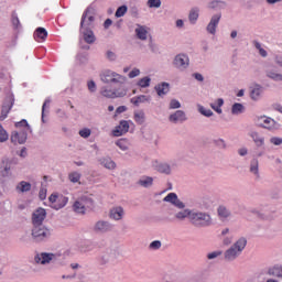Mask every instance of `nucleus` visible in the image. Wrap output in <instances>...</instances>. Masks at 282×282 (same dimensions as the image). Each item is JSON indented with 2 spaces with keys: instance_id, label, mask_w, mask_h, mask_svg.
Listing matches in <instances>:
<instances>
[{
  "instance_id": "nucleus-48",
  "label": "nucleus",
  "mask_w": 282,
  "mask_h": 282,
  "mask_svg": "<svg viewBox=\"0 0 282 282\" xmlns=\"http://www.w3.org/2000/svg\"><path fill=\"white\" fill-rule=\"evenodd\" d=\"M175 199H177V194L170 193L166 197L163 198V202H167L169 204H175Z\"/></svg>"
},
{
  "instance_id": "nucleus-20",
  "label": "nucleus",
  "mask_w": 282,
  "mask_h": 282,
  "mask_svg": "<svg viewBox=\"0 0 282 282\" xmlns=\"http://www.w3.org/2000/svg\"><path fill=\"white\" fill-rule=\"evenodd\" d=\"M109 217L110 219H115V221H120L124 217V208L118 206L110 209Z\"/></svg>"
},
{
  "instance_id": "nucleus-30",
  "label": "nucleus",
  "mask_w": 282,
  "mask_h": 282,
  "mask_svg": "<svg viewBox=\"0 0 282 282\" xmlns=\"http://www.w3.org/2000/svg\"><path fill=\"white\" fill-rule=\"evenodd\" d=\"M267 78H270L271 80L281 82L282 83V74L276 73L272 69L265 70Z\"/></svg>"
},
{
  "instance_id": "nucleus-29",
  "label": "nucleus",
  "mask_w": 282,
  "mask_h": 282,
  "mask_svg": "<svg viewBox=\"0 0 282 282\" xmlns=\"http://www.w3.org/2000/svg\"><path fill=\"white\" fill-rule=\"evenodd\" d=\"M191 215H193V210L191 209H184L182 212H178L175 214V219H178V221H184L186 217L191 220Z\"/></svg>"
},
{
  "instance_id": "nucleus-47",
  "label": "nucleus",
  "mask_w": 282,
  "mask_h": 282,
  "mask_svg": "<svg viewBox=\"0 0 282 282\" xmlns=\"http://www.w3.org/2000/svg\"><path fill=\"white\" fill-rule=\"evenodd\" d=\"M198 111L202 113V116H205L206 118H210L214 116L213 110L204 108V106H198Z\"/></svg>"
},
{
  "instance_id": "nucleus-36",
  "label": "nucleus",
  "mask_w": 282,
  "mask_h": 282,
  "mask_svg": "<svg viewBox=\"0 0 282 282\" xmlns=\"http://www.w3.org/2000/svg\"><path fill=\"white\" fill-rule=\"evenodd\" d=\"M243 111H246V107H243L242 104L236 102L231 107L232 116H239V113H243Z\"/></svg>"
},
{
  "instance_id": "nucleus-9",
  "label": "nucleus",
  "mask_w": 282,
  "mask_h": 282,
  "mask_svg": "<svg viewBox=\"0 0 282 282\" xmlns=\"http://www.w3.org/2000/svg\"><path fill=\"white\" fill-rule=\"evenodd\" d=\"M47 217V212L44 208H37L32 215L33 226H43V221Z\"/></svg>"
},
{
  "instance_id": "nucleus-12",
  "label": "nucleus",
  "mask_w": 282,
  "mask_h": 282,
  "mask_svg": "<svg viewBox=\"0 0 282 282\" xmlns=\"http://www.w3.org/2000/svg\"><path fill=\"white\" fill-rule=\"evenodd\" d=\"M219 21H221V13L214 14L206 28L208 34L215 35L217 33V25H219Z\"/></svg>"
},
{
  "instance_id": "nucleus-40",
  "label": "nucleus",
  "mask_w": 282,
  "mask_h": 282,
  "mask_svg": "<svg viewBox=\"0 0 282 282\" xmlns=\"http://www.w3.org/2000/svg\"><path fill=\"white\" fill-rule=\"evenodd\" d=\"M79 199L84 204V208H94V199L91 197L83 196Z\"/></svg>"
},
{
  "instance_id": "nucleus-45",
  "label": "nucleus",
  "mask_w": 282,
  "mask_h": 282,
  "mask_svg": "<svg viewBox=\"0 0 282 282\" xmlns=\"http://www.w3.org/2000/svg\"><path fill=\"white\" fill-rule=\"evenodd\" d=\"M128 10L129 8L126 4H123L117 9L115 17H117V19H120V17H124V14H127Z\"/></svg>"
},
{
  "instance_id": "nucleus-55",
  "label": "nucleus",
  "mask_w": 282,
  "mask_h": 282,
  "mask_svg": "<svg viewBox=\"0 0 282 282\" xmlns=\"http://www.w3.org/2000/svg\"><path fill=\"white\" fill-rule=\"evenodd\" d=\"M182 107V104L177 101V99H172L170 101V109H180Z\"/></svg>"
},
{
  "instance_id": "nucleus-34",
  "label": "nucleus",
  "mask_w": 282,
  "mask_h": 282,
  "mask_svg": "<svg viewBox=\"0 0 282 282\" xmlns=\"http://www.w3.org/2000/svg\"><path fill=\"white\" fill-rule=\"evenodd\" d=\"M34 39H41V41H45V39H47V30L44 28H37L34 32Z\"/></svg>"
},
{
  "instance_id": "nucleus-33",
  "label": "nucleus",
  "mask_w": 282,
  "mask_h": 282,
  "mask_svg": "<svg viewBox=\"0 0 282 282\" xmlns=\"http://www.w3.org/2000/svg\"><path fill=\"white\" fill-rule=\"evenodd\" d=\"M73 208L75 213H79V215H85V203H83L80 198L74 203Z\"/></svg>"
},
{
  "instance_id": "nucleus-56",
  "label": "nucleus",
  "mask_w": 282,
  "mask_h": 282,
  "mask_svg": "<svg viewBox=\"0 0 282 282\" xmlns=\"http://www.w3.org/2000/svg\"><path fill=\"white\" fill-rule=\"evenodd\" d=\"M12 25L15 30H19L21 28V22L19 21V17L12 15Z\"/></svg>"
},
{
  "instance_id": "nucleus-19",
  "label": "nucleus",
  "mask_w": 282,
  "mask_h": 282,
  "mask_svg": "<svg viewBox=\"0 0 282 282\" xmlns=\"http://www.w3.org/2000/svg\"><path fill=\"white\" fill-rule=\"evenodd\" d=\"M154 169L158 173H161L162 175H171L172 173L171 164L166 162L156 163Z\"/></svg>"
},
{
  "instance_id": "nucleus-60",
  "label": "nucleus",
  "mask_w": 282,
  "mask_h": 282,
  "mask_svg": "<svg viewBox=\"0 0 282 282\" xmlns=\"http://www.w3.org/2000/svg\"><path fill=\"white\" fill-rule=\"evenodd\" d=\"M40 199L43 202L47 197V189L46 188H41L40 194H39Z\"/></svg>"
},
{
  "instance_id": "nucleus-53",
  "label": "nucleus",
  "mask_w": 282,
  "mask_h": 282,
  "mask_svg": "<svg viewBox=\"0 0 282 282\" xmlns=\"http://www.w3.org/2000/svg\"><path fill=\"white\" fill-rule=\"evenodd\" d=\"M270 144H273L274 147H281L282 138H280V137H272L270 139Z\"/></svg>"
},
{
  "instance_id": "nucleus-16",
  "label": "nucleus",
  "mask_w": 282,
  "mask_h": 282,
  "mask_svg": "<svg viewBox=\"0 0 282 282\" xmlns=\"http://www.w3.org/2000/svg\"><path fill=\"white\" fill-rule=\"evenodd\" d=\"M169 120L170 122H173V124H177V122H185L186 112H184V110H176L174 113L170 115Z\"/></svg>"
},
{
  "instance_id": "nucleus-32",
  "label": "nucleus",
  "mask_w": 282,
  "mask_h": 282,
  "mask_svg": "<svg viewBox=\"0 0 282 282\" xmlns=\"http://www.w3.org/2000/svg\"><path fill=\"white\" fill-rule=\"evenodd\" d=\"M147 120V116L144 115V110L134 111V121L137 124H144Z\"/></svg>"
},
{
  "instance_id": "nucleus-5",
  "label": "nucleus",
  "mask_w": 282,
  "mask_h": 282,
  "mask_svg": "<svg viewBox=\"0 0 282 282\" xmlns=\"http://www.w3.org/2000/svg\"><path fill=\"white\" fill-rule=\"evenodd\" d=\"M100 80L101 83H106L107 85H109V83H112L115 85H122V83H127V77L113 70H106L100 74Z\"/></svg>"
},
{
  "instance_id": "nucleus-43",
  "label": "nucleus",
  "mask_w": 282,
  "mask_h": 282,
  "mask_svg": "<svg viewBox=\"0 0 282 282\" xmlns=\"http://www.w3.org/2000/svg\"><path fill=\"white\" fill-rule=\"evenodd\" d=\"M213 144H215V147H217L218 149H228V143H226V140L224 139H214Z\"/></svg>"
},
{
  "instance_id": "nucleus-17",
  "label": "nucleus",
  "mask_w": 282,
  "mask_h": 282,
  "mask_svg": "<svg viewBox=\"0 0 282 282\" xmlns=\"http://www.w3.org/2000/svg\"><path fill=\"white\" fill-rule=\"evenodd\" d=\"M79 32L85 43H87L88 45H93V43H96V35L94 34V29L79 31Z\"/></svg>"
},
{
  "instance_id": "nucleus-52",
  "label": "nucleus",
  "mask_w": 282,
  "mask_h": 282,
  "mask_svg": "<svg viewBox=\"0 0 282 282\" xmlns=\"http://www.w3.org/2000/svg\"><path fill=\"white\" fill-rule=\"evenodd\" d=\"M221 254H224V252L223 251H214V252H210V253H208L207 254V259L209 260V261H213V259H217V257H221Z\"/></svg>"
},
{
  "instance_id": "nucleus-54",
  "label": "nucleus",
  "mask_w": 282,
  "mask_h": 282,
  "mask_svg": "<svg viewBox=\"0 0 282 282\" xmlns=\"http://www.w3.org/2000/svg\"><path fill=\"white\" fill-rule=\"evenodd\" d=\"M149 8H160L162 6L161 0H148Z\"/></svg>"
},
{
  "instance_id": "nucleus-2",
  "label": "nucleus",
  "mask_w": 282,
  "mask_h": 282,
  "mask_svg": "<svg viewBox=\"0 0 282 282\" xmlns=\"http://www.w3.org/2000/svg\"><path fill=\"white\" fill-rule=\"evenodd\" d=\"M189 223L195 228H208L213 226V217L206 212L192 210Z\"/></svg>"
},
{
  "instance_id": "nucleus-37",
  "label": "nucleus",
  "mask_w": 282,
  "mask_h": 282,
  "mask_svg": "<svg viewBox=\"0 0 282 282\" xmlns=\"http://www.w3.org/2000/svg\"><path fill=\"white\" fill-rule=\"evenodd\" d=\"M267 274H269V276H276L278 279H281L282 274H281V268L280 267H271L268 269Z\"/></svg>"
},
{
  "instance_id": "nucleus-6",
  "label": "nucleus",
  "mask_w": 282,
  "mask_h": 282,
  "mask_svg": "<svg viewBox=\"0 0 282 282\" xmlns=\"http://www.w3.org/2000/svg\"><path fill=\"white\" fill-rule=\"evenodd\" d=\"M91 230L95 235H107V232H111V230H113V225L109 223V220L100 219L94 224Z\"/></svg>"
},
{
  "instance_id": "nucleus-10",
  "label": "nucleus",
  "mask_w": 282,
  "mask_h": 282,
  "mask_svg": "<svg viewBox=\"0 0 282 282\" xmlns=\"http://www.w3.org/2000/svg\"><path fill=\"white\" fill-rule=\"evenodd\" d=\"M11 142L13 144H25L28 142V130H22L20 132L13 131L11 133Z\"/></svg>"
},
{
  "instance_id": "nucleus-49",
  "label": "nucleus",
  "mask_w": 282,
  "mask_h": 282,
  "mask_svg": "<svg viewBox=\"0 0 282 282\" xmlns=\"http://www.w3.org/2000/svg\"><path fill=\"white\" fill-rule=\"evenodd\" d=\"M161 248H162V241L160 240H154L149 246L150 250H160Z\"/></svg>"
},
{
  "instance_id": "nucleus-39",
  "label": "nucleus",
  "mask_w": 282,
  "mask_h": 282,
  "mask_svg": "<svg viewBox=\"0 0 282 282\" xmlns=\"http://www.w3.org/2000/svg\"><path fill=\"white\" fill-rule=\"evenodd\" d=\"M57 202H58V204L53 205L52 208H54L55 210H61V208H65V206L67 205V197L59 196Z\"/></svg>"
},
{
  "instance_id": "nucleus-24",
  "label": "nucleus",
  "mask_w": 282,
  "mask_h": 282,
  "mask_svg": "<svg viewBox=\"0 0 282 282\" xmlns=\"http://www.w3.org/2000/svg\"><path fill=\"white\" fill-rule=\"evenodd\" d=\"M249 135L253 140L256 147H263V144H265V139L263 137L259 135V132L251 131L249 133Z\"/></svg>"
},
{
  "instance_id": "nucleus-25",
  "label": "nucleus",
  "mask_w": 282,
  "mask_h": 282,
  "mask_svg": "<svg viewBox=\"0 0 282 282\" xmlns=\"http://www.w3.org/2000/svg\"><path fill=\"white\" fill-rule=\"evenodd\" d=\"M130 102L132 105H134L135 107H140V105L143 104V102H151V97L145 96V95H141V96L133 97L132 99H130Z\"/></svg>"
},
{
  "instance_id": "nucleus-23",
  "label": "nucleus",
  "mask_w": 282,
  "mask_h": 282,
  "mask_svg": "<svg viewBox=\"0 0 282 282\" xmlns=\"http://www.w3.org/2000/svg\"><path fill=\"white\" fill-rule=\"evenodd\" d=\"M99 164L104 166V169H107L108 171H116V162L111 160V158H101L98 160Z\"/></svg>"
},
{
  "instance_id": "nucleus-51",
  "label": "nucleus",
  "mask_w": 282,
  "mask_h": 282,
  "mask_svg": "<svg viewBox=\"0 0 282 282\" xmlns=\"http://www.w3.org/2000/svg\"><path fill=\"white\" fill-rule=\"evenodd\" d=\"M79 135H80V138H85V139L89 138V135H91V129L84 128V129L79 130Z\"/></svg>"
},
{
  "instance_id": "nucleus-31",
  "label": "nucleus",
  "mask_w": 282,
  "mask_h": 282,
  "mask_svg": "<svg viewBox=\"0 0 282 282\" xmlns=\"http://www.w3.org/2000/svg\"><path fill=\"white\" fill-rule=\"evenodd\" d=\"M218 213V217H220L221 219H228V217H230V209H228L226 206L220 205L217 209Z\"/></svg>"
},
{
  "instance_id": "nucleus-28",
  "label": "nucleus",
  "mask_w": 282,
  "mask_h": 282,
  "mask_svg": "<svg viewBox=\"0 0 282 282\" xmlns=\"http://www.w3.org/2000/svg\"><path fill=\"white\" fill-rule=\"evenodd\" d=\"M15 188L18 193H30V191H32V184L21 181Z\"/></svg>"
},
{
  "instance_id": "nucleus-15",
  "label": "nucleus",
  "mask_w": 282,
  "mask_h": 282,
  "mask_svg": "<svg viewBox=\"0 0 282 282\" xmlns=\"http://www.w3.org/2000/svg\"><path fill=\"white\" fill-rule=\"evenodd\" d=\"M53 259H54V253H47V252L37 253L34 257L35 263H41V265H47V263H50Z\"/></svg>"
},
{
  "instance_id": "nucleus-27",
  "label": "nucleus",
  "mask_w": 282,
  "mask_h": 282,
  "mask_svg": "<svg viewBox=\"0 0 282 282\" xmlns=\"http://www.w3.org/2000/svg\"><path fill=\"white\" fill-rule=\"evenodd\" d=\"M118 85V88H113L115 98H124V96H127V86L124 85V83Z\"/></svg>"
},
{
  "instance_id": "nucleus-63",
  "label": "nucleus",
  "mask_w": 282,
  "mask_h": 282,
  "mask_svg": "<svg viewBox=\"0 0 282 282\" xmlns=\"http://www.w3.org/2000/svg\"><path fill=\"white\" fill-rule=\"evenodd\" d=\"M140 74V70L138 68H133L130 73H129V78H135L138 75Z\"/></svg>"
},
{
  "instance_id": "nucleus-8",
  "label": "nucleus",
  "mask_w": 282,
  "mask_h": 282,
  "mask_svg": "<svg viewBox=\"0 0 282 282\" xmlns=\"http://www.w3.org/2000/svg\"><path fill=\"white\" fill-rule=\"evenodd\" d=\"M14 106V96H9L4 99V102L2 105L0 121H3L6 118H8V113H10V110Z\"/></svg>"
},
{
  "instance_id": "nucleus-21",
  "label": "nucleus",
  "mask_w": 282,
  "mask_h": 282,
  "mask_svg": "<svg viewBox=\"0 0 282 282\" xmlns=\"http://www.w3.org/2000/svg\"><path fill=\"white\" fill-rule=\"evenodd\" d=\"M158 96H166L169 91H171V84L163 82L154 87Z\"/></svg>"
},
{
  "instance_id": "nucleus-62",
  "label": "nucleus",
  "mask_w": 282,
  "mask_h": 282,
  "mask_svg": "<svg viewBox=\"0 0 282 282\" xmlns=\"http://www.w3.org/2000/svg\"><path fill=\"white\" fill-rule=\"evenodd\" d=\"M106 56H107L108 61H116V58H117L116 53H113L112 51H108L106 53Z\"/></svg>"
},
{
  "instance_id": "nucleus-64",
  "label": "nucleus",
  "mask_w": 282,
  "mask_h": 282,
  "mask_svg": "<svg viewBox=\"0 0 282 282\" xmlns=\"http://www.w3.org/2000/svg\"><path fill=\"white\" fill-rule=\"evenodd\" d=\"M274 63H275V65H278V67H281V69H282V56H275Z\"/></svg>"
},
{
  "instance_id": "nucleus-1",
  "label": "nucleus",
  "mask_w": 282,
  "mask_h": 282,
  "mask_svg": "<svg viewBox=\"0 0 282 282\" xmlns=\"http://www.w3.org/2000/svg\"><path fill=\"white\" fill-rule=\"evenodd\" d=\"M248 246V239L246 237H240L229 249L224 252V260L228 263L237 261L243 250Z\"/></svg>"
},
{
  "instance_id": "nucleus-14",
  "label": "nucleus",
  "mask_w": 282,
  "mask_h": 282,
  "mask_svg": "<svg viewBox=\"0 0 282 282\" xmlns=\"http://www.w3.org/2000/svg\"><path fill=\"white\" fill-rule=\"evenodd\" d=\"M124 133H129V121L121 120L119 126L112 131V135L120 138V135H124Z\"/></svg>"
},
{
  "instance_id": "nucleus-57",
  "label": "nucleus",
  "mask_w": 282,
  "mask_h": 282,
  "mask_svg": "<svg viewBox=\"0 0 282 282\" xmlns=\"http://www.w3.org/2000/svg\"><path fill=\"white\" fill-rule=\"evenodd\" d=\"M56 113L58 116V118H62L64 120H67L69 117L67 116V112H65V110L63 109H57Z\"/></svg>"
},
{
  "instance_id": "nucleus-11",
  "label": "nucleus",
  "mask_w": 282,
  "mask_h": 282,
  "mask_svg": "<svg viewBox=\"0 0 282 282\" xmlns=\"http://www.w3.org/2000/svg\"><path fill=\"white\" fill-rule=\"evenodd\" d=\"M260 127L262 129H267L268 131H279L281 129V124L270 117H267Z\"/></svg>"
},
{
  "instance_id": "nucleus-61",
  "label": "nucleus",
  "mask_w": 282,
  "mask_h": 282,
  "mask_svg": "<svg viewBox=\"0 0 282 282\" xmlns=\"http://www.w3.org/2000/svg\"><path fill=\"white\" fill-rule=\"evenodd\" d=\"M77 61H78L79 65H85L87 63V56L77 55Z\"/></svg>"
},
{
  "instance_id": "nucleus-35",
  "label": "nucleus",
  "mask_w": 282,
  "mask_h": 282,
  "mask_svg": "<svg viewBox=\"0 0 282 282\" xmlns=\"http://www.w3.org/2000/svg\"><path fill=\"white\" fill-rule=\"evenodd\" d=\"M100 94L105 98H116V93L113 91V89L107 86L101 87Z\"/></svg>"
},
{
  "instance_id": "nucleus-22",
  "label": "nucleus",
  "mask_w": 282,
  "mask_h": 282,
  "mask_svg": "<svg viewBox=\"0 0 282 282\" xmlns=\"http://www.w3.org/2000/svg\"><path fill=\"white\" fill-rule=\"evenodd\" d=\"M249 171L254 175L256 180H261V174L259 173V159L253 158L249 165Z\"/></svg>"
},
{
  "instance_id": "nucleus-50",
  "label": "nucleus",
  "mask_w": 282,
  "mask_h": 282,
  "mask_svg": "<svg viewBox=\"0 0 282 282\" xmlns=\"http://www.w3.org/2000/svg\"><path fill=\"white\" fill-rule=\"evenodd\" d=\"M8 132L6 131V129H3V126L0 124V142L8 141Z\"/></svg>"
},
{
  "instance_id": "nucleus-42",
  "label": "nucleus",
  "mask_w": 282,
  "mask_h": 282,
  "mask_svg": "<svg viewBox=\"0 0 282 282\" xmlns=\"http://www.w3.org/2000/svg\"><path fill=\"white\" fill-rule=\"evenodd\" d=\"M116 145L121 149V151H129V141L127 139H119Z\"/></svg>"
},
{
  "instance_id": "nucleus-58",
  "label": "nucleus",
  "mask_w": 282,
  "mask_h": 282,
  "mask_svg": "<svg viewBox=\"0 0 282 282\" xmlns=\"http://www.w3.org/2000/svg\"><path fill=\"white\" fill-rule=\"evenodd\" d=\"M88 90L94 94L96 91V82L95 80H89L87 84Z\"/></svg>"
},
{
  "instance_id": "nucleus-44",
  "label": "nucleus",
  "mask_w": 282,
  "mask_h": 282,
  "mask_svg": "<svg viewBox=\"0 0 282 282\" xmlns=\"http://www.w3.org/2000/svg\"><path fill=\"white\" fill-rule=\"evenodd\" d=\"M139 87H142L143 89L147 87H151V79L149 76H145L141 79H139L138 84Z\"/></svg>"
},
{
  "instance_id": "nucleus-18",
  "label": "nucleus",
  "mask_w": 282,
  "mask_h": 282,
  "mask_svg": "<svg viewBox=\"0 0 282 282\" xmlns=\"http://www.w3.org/2000/svg\"><path fill=\"white\" fill-rule=\"evenodd\" d=\"M153 182L154 178L152 176L143 175L137 181V186H141V188H151Z\"/></svg>"
},
{
  "instance_id": "nucleus-46",
  "label": "nucleus",
  "mask_w": 282,
  "mask_h": 282,
  "mask_svg": "<svg viewBox=\"0 0 282 282\" xmlns=\"http://www.w3.org/2000/svg\"><path fill=\"white\" fill-rule=\"evenodd\" d=\"M15 127L18 129L24 127L26 131H30V133H32V127H30V123H28V120L25 119H22L20 122H15Z\"/></svg>"
},
{
  "instance_id": "nucleus-13",
  "label": "nucleus",
  "mask_w": 282,
  "mask_h": 282,
  "mask_svg": "<svg viewBox=\"0 0 282 282\" xmlns=\"http://www.w3.org/2000/svg\"><path fill=\"white\" fill-rule=\"evenodd\" d=\"M249 90H250L249 96L251 100L257 102L258 100L261 99V95L263 94V86H261L260 84H253L251 87H249Z\"/></svg>"
},
{
  "instance_id": "nucleus-7",
  "label": "nucleus",
  "mask_w": 282,
  "mask_h": 282,
  "mask_svg": "<svg viewBox=\"0 0 282 282\" xmlns=\"http://www.w3.org/2000/svg\"><path fill=\"white\" fill-rule=\"evenodd\" d=\"M188 65H191V59L186 54H177L173 59V66L180 72L188 69Z\"/></svg>"
},
{
  "instance_id": "nucleus-59",
  "label": "nucleus",
  "mask_w": 282,
  "mask_h": 282,
  "mask_svg": "<svg viewBox=\"0 0 282 282\" xmlns=\"http://www.w3.org/2000/svg\"><path fill=\"white\" fill-rule=\"evenodd\" d=\"M173 206H175L176 208H181V209L186 207V205L182 200H180V198H176L174 200Z\"/></svg>"
},
{
  "instance_id": "nucleus-38",
  "label": "nucleus",
  "mask_w": 282,
  "mask_h": 282,
  "mask_svg": "<svg viewBox=\"0 0 282 282\" xmlns=\"http://www.w3.org/2000/svg\"><path fill=\"white\" fill-rule=\"evenodd\" d=\"M188 19L192 24H195L197 19H199V9L197 8L192 9L189 11Z\"/></svg>"
},
{
  "instance_id": "nucleus-4",
  "label": "nucleus",
  "mask_w": 282,
  "mask_h": 282,
  "mask_svg": "<svg viewBox=\"0 0 282 282\" xmlns=\"http://www.w3.org/2000/svg\"><path fill=\"white\" fill-rule=\"evenodd\" d=\"M31 237L35 243H41V241H47L52 237V232L44 225H33Z\"/></svg>"
},
{
  "instance_id": "nucleus-26",
  "label": "nucleus",
  "mask_w": 282,
  "mask_h": 282,
  "mask_svg": "<svg viewBox=\"0 0 282 282\" xmlns=\"http://www.w3.org/2000/svg\"><path fill=\"white\" fill-rule=\"evenodd\" d=\"M137 39L140 41H147V34H149V31H147V26H142L138 24V28L135 29Z\"/></svg>"
},
{
  "instance_id": "nucleus-3",
  "label": "nucleus",
  "mask_w": 282,
  "mask_h": 282,
  "mask_svg": "<svg viewBox=\"0 0 282 282\" xmlns=\"http://www.w3.org/2000/svg\"><path fill=\"white\" fill-rule=\"evenodd\" d=\"M96 21V9L89 7L82 15L79 31L94 30V22Z\"/></svg>"
},
{
  "instance_id": "nucleus-41",
  "label": "nucleus",
  "mask_w": 282,
  "mask_h": 282,
  "mask_svg": "<svg viewBox=\"0 0 282 282\" xmlns=\"http://www.w3.org/2000/svg\"><path fill=\"white\" fill-rule=\"evenodd\" d=\"M80 177L82 175L78 172H70L68 174V180L72 182V184H78V182H80Z\"/></svg>"
}]
</instances>
